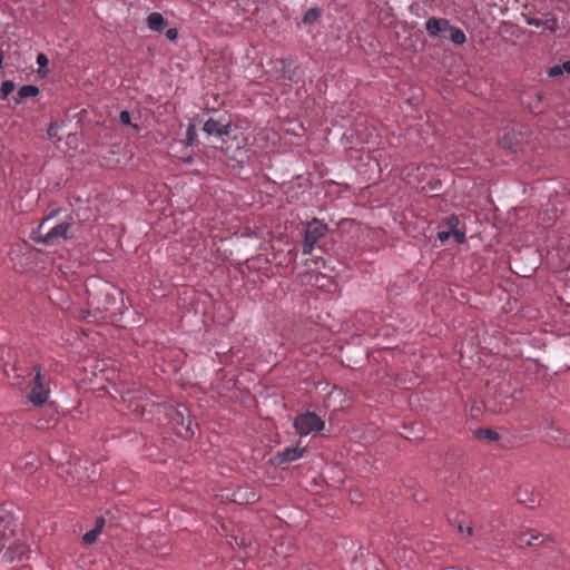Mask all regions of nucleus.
I'll use <instances>...</instances> for the list:
<instances>
[{
  "mask_svg": "<svg viewBox=\"0 0 570 570\" xmlns=\"http://www.w3.org/2000/svg\"><path fill=\"white\" fill-rule=\"evenodd\" d=\"M86 291L88 294V305L91 309L81 311L82 318L89 316L91 311L104 313L116 304V297L110 292L109 284L100 278H89L86 283Z\"/></svg>",
  "mask_w": 570,
  "mask_h": 570,
  "instance_id": "nucleus-1",
  "label": "nucleus"
},
{
  "mask_svg": "<svg viewBox=\"0 0 570 570\" xmlns=\"http://www.w3.org/2000/svg\"><path fill=\"white\" fill-rule=\"evenodd\" d=\"M59 213V208L51 210L49 215L40 223L37 229L32 230V239L35 242L51 246L58 244L60 240L72 238L71 223L69 222L59 223L51 227L47 233H41L45 224L56 217Z\"/></svg>",
  "mask_w": 570,
  "mask_h": 570,
  "instance_id": "nucleus-2",
  "label": "nucleus"
},
{
  "mask_svg": "<svg viewBox=\"0 0 570 570\" xmlns=\"http://www.w3.org/2000/svg\"><path fill=\"white\" fill-rule=\"evenodd\" d=\"M33 384L28 394V400L35 406L43 405L50 396V379L42 373L40 365L33 366Z\"/></svg>",
  "mask_w": 570,
  "mask_h": 570,
  "instance_id": "nucleus-3",
  "label": "nucleus"
},
{
  "mask_svg": "<svg viewBox=\"0 0 570 570\" xmlns=\"http://www.w3.org/2000/svg\"><path fill=\"white\" fill-rule=\"evenodd\" d=\"M167 415L170 420L173 430L178 436L190 439L194 435L189 410L185 405L171 407L167 412Z\"/></svg>",
  "mask_w": 570,
  "mask_h": 570,
  "instance_id": "nucleus-4",
  "label": "nucleus"
},
{
  "mask_svg": "<svg viewBox=\"0 0 570 570\" xmlns=\"http://www.w3.org/2000/svg\"><path fill=\"white\" fill-rule=\"evenodd\" d=\"M327 230V225L317 218H314L307 223L302 244L303 253L305 255H312L316 244L326 235Z\"/></svg>",
  "mask_w": 570,
  "mask_h": 570,
  "instance_id": "nucleus-5",
  "label": "nucleus"
},
{
  "mask_svg": "<svg viewBox=\"0 0 570 570\" xmlns=\"http://www.w3.org/2000/svg\"><path fill=\"white\" fill-rule=\"evenodd\" d=\"M296 433L301 436H306L312 432H320L324 430V421L313 412H306L296 416L294 421Z\"/></svg>",
  "mask_w": 570,
  "mask_h": 570,
  "instance_id": "nucleus-6",
  "label": "nucleus"
},
{
  "mask_svg": "<svg viewBox=\"0 0 570 570\" xmlns=\"http://www.w3.org/2000/svg\"><path fill=\"white\" fill-rule=\"evenodd\" d=\"M4 548L6 551L2 554V559L6 562H22L24 559H27L30 551L24 540L22 538H17L16 534L11 537L9 541H7Z\"/></svg>",
  "mask_w": 570,
  "mask_h": 570,
  "instance_id": "nucleus-7",
  "label": "nucleus"
},
{
  "mask_svg": "<svg viewBox=\"0 0 570 570\" xmlns=\"http://www.w3.org/2000/svg\"><path fill=\"white\" fill-rule=\"evenodd\" d=\"M425 28L431 36H438V33H449V36H464V32L450 24L446 19L431 18L426 21Z\"/></svg>",
  "mask_w": 570,
  "mask_h": 570,
  "instance_id": "nucleus-8",
  "label": "nucleus"
},
{
  "mask_svg": "<svg viewBox=\"0 0 570 570\" xmlns=\"http://www.w3.org/2000/svg\"><path fill=\"white\" fill-rule=\"evenodd\" d=\"M18 523L10 515H0V552L4 549L7 541L17 532Z\"/></svg>",
  "mask_w": 570,
  "mask_h": 570,
  "instance_id": "nucleus-9",
  "label": "nucleus"
},
{
  "mask_svg": "<svg viewBox=\"0 0 570 570\" xmlns=\"http://www.w3.org/2000/svg\"><path fill=\"white\" fill-rule=\"evenodd\" d=\"M305 449L299 446L285 448L283 451L277 452L272 462L275 465H282L294 462L304 455Z\"/></svg>",
  "mask_w": 570,
  "mask_h": 570,
  "instance_id": "nucleus-10",
  "label": "nucleus"
},
{
  "mask_svg": "<svg viewBox=\"0 0 570 570\" xmlns=\"http://www.w3.org/2000/svg\"><path fill=\"white\" fill-rule=\"evenodd\" d=\"M203 131L207 136L224 137L228 136L232 131L230 122L222 124L220 121L209 118L203 126Z\"/></svg>",
  "mask_w": 570,
  "mask_h": 570,
  "instance_id": "nucleus-11",
  "label": "nucleus"
},
{
  "mask_svg": "<svg viewBox=\"0 0 570 570\" xmlns=\"http://www.w3.org/2000/svg\"><path fill=\"white\" fill-rule=\"evenodd\" d=\"M500 142L504 148L517 153L521 144V134L514 130H510L502 136Z\"/></svg>",
  "mask_w": 570,
  "mask_h": 570,
  "instance_id": "nucleus-12",
  "label": "nucleus"
},
{
  "mask_svg": "<svg viewBox=\"0 0 570 570\" xmlns=\"http://www.w3.org/2000/svg\"><path fill=\"white\" fill-rule=\"evenodd\" d=\"M517 500L520 503L533 507L537 503V498L529 487L519 488L515 492Z\"/></svg>",
  "mask_w": 570,
  "mask_h": 570,
  "instance_id": "nucleus-13",
  "label": "nucleus"
},
{
  "mask_svg": "<svg viewBox=\"0 0 570 570\" xmlns=\"http://www.w3.org/2000/svg\"><path fill=\"white\" fill-rule=\"evenodd\" d=\"M148 28L155 32H161L167 26L164 17L158 12H153L147 18Z\"/></svg>",
  "mask_w": 570,
  "mask_h": 570,
  "instance_id": "nucleus-14",
  "label": "nucleus"
},
{
  "mask_svg": "<svg viewBox=\"0 0 570 570\" xmlns=\"http://www.w3.org/2000/svg\"><path fill=\"white\" fill-rule=\"evenodd\" d=\"M39 95V88L35 85H24L18 90L16 102L21 104L26 98L36 97Z\"/></svg>",
  "mask_w": 570,
  "mask_h": 570,
  "instance_id": "nucleus-15",
  "label": "nucleus"
},
{
  "mask_svg": "<svg viewBox=\"0 0 570 570\" xmlns=\"http://www.w3.org/2000/svg\"><path fill=\"white\" fill-rule=\"evenodd\" d=\"M540 539L539 534H534L532 531L527 530L524 532H521L517 535L514 542L518 547L523 548L531 546L533 541H537Z\"/></svg>",
  "mask_w": 570,
  "mask_h": 570,
  "instance_id": "nucleus-16",
  "label": "nucleus"
},
{
  "mask_svg": "<svg viewBox=\"0 0 570 570\" xmlns=\"http://www.w3.org/2000/svg\"><path fill=\"white\" fill-rule=\"evenodd\" d=\"M473 435L479 440L498 441L499 434L489 428H480L473 431Z\"/></svg>",
  "mask_w": 570,
  "mask_h": 570,
  "instance_id": "nucleus-17",
  "label": "nucleus"
},
{
  "mask_svg": "<svg viewBox=\"0 0 570 570\" xmlns=\"http://www.w3.org/2000/svg\"><path fill=\"white\" fill-rule=\"evenodd\" d=\"M291 66L292 61L289 59H278L275 61V69L281 72L282 77L289 80L293 79L292 75L287 70Z\"/></svg>",
  "mask_w": 570,
  "mask_h": 570,
  "instance_id": "nucleus-18",
  "label": "nucleus"
},
{
  "mask_svg": "<svg viewBox=\"0 0 570 570\" xmlns=\"http://www.w3.org/2000/svg\"><path fill=\"white\" fill-rule=\"evenodd\" d=\"M563 72L570 73V60L549 68L548 76L554 78L562 75Z\"/></svg>",
  "mask_w": 570,
  "mask_h": 570,
  "instance_id": "nucleus-19",
  "label": "nucleus"
},
{
  "mask_svg": "<svg viewBox=\"0 0 570 570\" xmlns=\"http://www.w3.org/2000/svg\"><path fill=\"white\" fill-rule=\"evenodd\" d=\"M321 17V9L318 8H312L307 10L303 17V22L305 24H312L315 23Z\"/></svg>",
  "mask_w": 570,
  "mask_h": 570,
  "instance_id": "nucleus-20",
  "label": "nucleus"
},
{
  "mask_svg": "<svg viewBox=\"0 0 570 570\" xmlns=\"http://www.w3.org/2000/svg\"><path fill=\"white\" fill-rule=\"evenodd\" d=\"M195 140H196L195 125L193 122H189L187 125L186 137L183 140V142H184L185 146L189 147V146H193L195 144Z\"/></svg>",
  "mask_w": 570,
  "mask_h": 570,
  "instance_id": "nucleus-21",
  "label": "nucleus"
},
{
  "mask_svg": "<svg viewBox=\"0 0 570 570\" xmlns=\"http://www.w3.org/2000/svg\"><path fill=\"white\" fill-rule=\"evenodd\" d=\"M16 88V85L13 81L11 80H6L2 82L1 85V89H0V97L1 99H7L8 96Z\"/></svg>",
  "mask_w": 570,
  "mask_h": 570,
  "instance_id": "nucleus-22",
  "label": "nucleus"
},
{
  "mask_svg": "<svg viewBox=\"0 0 570 570\" xmlns=\"http://www.w3.org/2000/svg\"><path fill=\"white\" fill-rule=\"evenodd\" d=\"M98 535H99V529L94 528L82 535V542L87 546H90L97 540Z\"/></svg>",
  "mask_w": 570,
  "mask_h": 570,
  "instance_id": "nucleus-23",
  "label": "nucleus"
},
{
  "mask_svg": "<svg viewBox=\"0 0 570 570\" xmlns=\"http://www.w3.org/2000/svg\"><path fill=\"white\" fill-rule=\"evenodd\" d=\"M119 121L122 124V125H130V114L128 110H122L120 114H119Z\"/></svg>",
  "mask_w": 570,
  "mask_h": 570,
  "instance_id": "nucleus-24",
  "label": "nucleus"
},
{
  "mask_svg": "<svg viewBox=\"0 0 570 570\" xmlns=\"http://www.w3.org/2000/svg\"><path fill=\"white\" fill-rule=\"evenodd\" d=\"M458 529L461 533H466V535L473 534V527H471V525H463L462 523H460L458 525Z\"/></svg>",
  "mask_w": 570,
  "mask_h": 570,
  "instance_id": "nucleus-25",
  "label": "nucleus"
},
{
  "mask_svg": "<svg viewBox=\"0 0 570 570\" xmlns=\"http://www.w3.org/2000/svg\"><path fill=\"white\" fill-rule=\"evenodd\" d=\"M48 62H49V60L46 55L39 53L37 56V63L39 65L40 68L46 67L48 65Z\"/></svg>",
  "mask_w": 570,
  "mask_h": 570,
  "instance_id": "nucleus-26",
  "label": "nucleus"
},
{
  "mask_svg": "<svg viewBox=\"0 0 570 570\" xmlns=\"http://www.w3.org/2000/svg\"><path fill=\"white\" fill-rule=\"evenodd\" d=\"M446 224L449 227H451L452 230H454L459 224V219L456 216L452 215V216L448 217Z\"/></svg>",
  "mask_w": 570,
  "mask_h": 570,
  "instance_id": "nucleus-27",
  "label": "nucleus"
},
{
  "mask_svg": "<svg viewBox=\"0 0 570 570\" xmlns=\"http://www.w3.org/2000/svg\"><path fill=\"white\" fill-rule=\"evenodd\" d=\"M453 236L455 237L456 242L462 244L465 240V234L461 230L454 229L452 230Z\"/></svg>",
  "mask_w": 570,
  "mask_h": 570,
  "instance_id": "nucleus-28",
  "label": "nucleus"
},
{
  "mask_svg": "<svg viewBox=\"0 0 570 570\" xmlns=\"http://www.w3.org/2000/svg\"><path fill=\"white\" fill-rule=\"evenodd\" d=\"M452 234V230H449V232H439L438 233V239L441 242V243H445L446 240H449L450 236Z\"/></svg>",
  "mask_w": 570,
  "mask_h": 570,
  "instance_id": "nucleus-29",
  "label": "nucleus"
},
{
  "mask_svg": "<svg viewBox=\"0 0 570 570\" xmlns=\"http://www.w3.org/2000/svg\"><path fill=\"white\" fill-rule=\"evenodd\" d=\"M165 36H178V29L177 28H169Z\"/></svg>",
  "mask_w": 570,
  "mask_h": 570,
  "instance_id": "nucleus-30",
  "label": "nucleus"
},
{
  "mask_svg": "<svg viewBox=\"0 0 570 570\" xmlns=\"http://www.w3.org/2000/svg\"><path fill=\"white\" fill-rule=\"evenodd\" d=\"M453 43L455 45H463L466 40V38H450Z\"/></svg>",
  "mask_w": 570,
  "mask_h": 570,
  "instance_id": "nucleus-31",
  "label": "nucleus"
},
{
  "mask_svg": "<svg viewBox=\"0 0 570 570\" xmlns=\"http://www.w3.org/2000/svg\"><path fill=\"white\" fill-rule=\"evenodd\" d=\"M104 524H105V520L102 518L97 520L95 528L99 529V533L101 532Z\"/></svg>",
  "mask_w": 570,
  "mask_h": 570,
  "instance_id": "nucleus-32",
  "label": "nucleus"
},
{
  "mask_svg": "<svg viewBox=\"0 0 570 570\" xmlns=\"http://www.w3.org/2000/svg\"><path fill=\"white\" fill-rule=\"evenodd\" d=\"M181 160H183L184 164L190 165L194 161V157L193 156H187V157H184Z\"/></svg>",
  "mask_w": 570,
  "mask_h": 570,
  "instance_id": "nucleus-33",
  "label": "nucleus"
},
{
  "mask_svg": "<svg viewBox=\"0 0 570 570\" xmlns=\"http://www.w3.org/2000/svg\"><path fill=\"white\" fill-rule=\"evenodd\" d=\"M3 60H4V52L2 51V49H0V70L3 67Z\"/></svg>",
  "mask_w": 570,
  "mask_h": 570,
  "instance_id": "nucleus-34",
  "label": "nucleus"
},
{
  "mask_svg": "<svg viewBox=\"0 0 570 570\" xmlns=\"http://www.w3.org/2000/svg\"><path fill=\"white\" fill-rule=\"evenodd\" d=\"M48 135H49V136H51V137L55 135V128H53V126H50V127L48 128Z\"/></svg>",
  "mask_w": 570,
  "mask_h": 570,
  "instance_id": "nucleus-35",
  "label": "nucleus"
},
{
  "mask_svg": "<svg viewBox=\"0 0 570 570\" xmlns=\"http://www.w3.org/2000/svg\"><path fill=\"white\" fill-rule=\"evenodd\" d=\"M550 431L553 433H558V435H561V432L554 426H550Z\"/></svg>",
  "mask_w": 570,
  "mask_h": 570,
  "instance_id": "nucleus-36",
  "label": "nucleus"
},
{
  "mask_svg": "<svg viewBox=\"0 0 570 570\" xmlns=\"http://www.w3.org/2000/svg\"><path fill=\"white\" fill-rule=\"evenodd\" d=\"M235 540H237V538H235ZM236 543L238 544V541H236ZM239 546L245 548L247 547V543L242 539Z\"/></svg>",
  "mask_w": 570,
  "mask_h": 570,
  "instance_id": "nucleus-37",
  "label": "nucleus"
},
{
  "mask_svg": "<svg viewBox=\"0 0 570 570\" xmlns=\"http://www.w3.org/2000/svg\"><path fill=\"white\" fill-rule=\"evenodd\" d=\"M440 570H461V569H459L456 567H448V568H442Z\"/></svg>",
  "mask_w": 570,
  "mask_h": 570,
  "instance_id": "nucleus-38",
  "label": "nucleus"
},
{
  "mask_svg": "<svg viewBox=\"0 0 570 570\" xmlns=\"http://www.w3.org/2000/svg\"><path fill=\"white\" fill-rule=\"evenodd\" d=\"M335 392H337L338 394H342L343 390H342V389L334 387V390L332 391V393H335Z\"/></svg>",
  "mask_w": 570,
  "mask_h": 570,
  "instance_id": "nucleus-39",
  "label": "nucleus"
},
{
  "mask_svg": "<svg viewBox=\"0 0 570 570\" xmlns=\"http://www.w3.org/2000/svg\"><path fill=\"white\" fill-rule=\"evenodd\" d=\"M551 438H552L554 441H559V440H560V436H559V435L557 436V433H553V435H551Z\"/></svg>",
  "mask_w": 570,
  "mask_h": 570,
  "instance_id": "nucleus-40",
  "label": "nucleus"
},
{
  "mask_svg": "<svg viewBox=\"0 0 570 570\" xmlns=\"http://www.w3.org/2000/svg\"><path fill=\"white\" fill-rule=\"evenodd\" d=\"M250 499H252L253 501H255V500L257 499V498H256V493H254V492H253V493H252V497H250V498H248V500H250Z\"/></svg>",
  "mask_w": 570,
  "mask_h": 570,
  "instance_id": "nucleus-41",
  "label": "nucleus"
}]
</instances>
